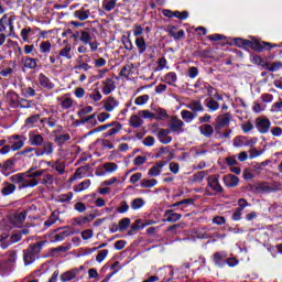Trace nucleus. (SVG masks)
Listing matches in <instances>:
<instances>
[{"label":"nucleus","mask_w":282,"mask_h":282,"mask_svg":"<svg viewBox=\"0 0 282 282\" xmlns=\"http://www.w3.org/2000/svg\"><path fill=\"white\" fill-rule=\"evenodd\" d=\"M33 171L34 169L31 167L24 173L14 174L10 176V182L20 184V191L23 188H34V186H39V178L36 177H41L45 173V170Z\"/></svg>","instance_id":"f257e3e1"},{"label":"nucleus","mask_w":282,"mask_h":282,"mask_svg":"<svg viewBox=\"0 0 282 282\" xmlns=\"http://www.w3.org/2000/svg\"><path fill=\"white\" fill-rule=\"evenodd\" d=\"M43 246H45V241H39L30 245L28 249L23 251L25 265H30V263H34V261H36V256L41 252V250H43Z\"/></svg>","instance_id":"f03ea898"},{"label":"nucleus","mask_w":282,"mask_h":282,"mask_svg":"<svg viewBox=\"0 0 282 282\" xmlns=\"http://www.w3.org/2000/svg\"><path fill=\"white\" fill-rule=\"evenodd\" d=\"M272 47H279V44H272L270 42H263V41H250V40H243L242 42V48L243 50H254V52H263L264 50H267V52H270V50H272Z\"/></svg>","instance_id":"7ed1b4c3"},{"label":"nucleus","mask_w":282,"mask_h":282,"mask_svg":"<svg viewBox=\"0 0 282 282\" xmlns=\"http://www.w3.org/2000/svg\"><path fill=\"white\" fill-rule=\"evenodd\" d=\"M101 105L104 110H106L108 113H111L116 111L118 107H120V100L113 96H109L101 101Z\"/></svg>","instance_id":"20e7f679"},{"label":"nucleus","mask_w":282,"mask_h":282,"mask_svg":"<svg viewBox=\"0 0 282 282\" xmlns=\"http://www.w3.org/2000/svg\"><path fill=\"white\" fill-rule=\"evenodd\" d=\"M13 21H14V17L8 18V14H4L0 19V34H3V32H6V30L8 28L7 25H9L8 36H12V34H14V24H12Z\"/></svg>","instance_id":"39448f33"},{"label":"nucleus","mask_w":282,"mask_h":282,"mask_svg":"<svg viewBox=\"0 0 282 282\" xmlns=\"http://www.w3.org/2000/svg\"><path fill=\"white\" fill-rule=\"evenodd\" d=\"M270 127H272L270 119L265 117H259L256 119V129L259 131V133H269Z\"/></svg>","instance_id":"423d86ee"},{"label":"nucleus","mask_w":282,"mask_h":282,"mask_svg":"<svg viewBox=\"0 0 282 282\" xmlns=\"http://www.w3.org/2000/svg\"><path fill=\"white\" fill-rule=\"evenodd\" d=\"M154 133H156V138L161 144H171L173 142V138L170 135V129L158 128Z\"/></svg>","instance_id":"0eeeda50"},{"label":"nucleus","mask_w":282,"mask_h":282,"mask_svg":"<svg viewBox=\"0 0 282 282\" xmlns=\"http://www.w3.org/2000/svg\"><path fill=\"white\" fill-rule=\"evenodd\" d=\"M207 186L215 193H224V187L219 183V175L213 174L207 177Z\"/></svg>","instance_id":"6e6552de"},{"label":"nucleus","mask_w":282,"mask_h":282,"mask_svg":"<svg viewBox=\"0 0 282 282\" xmlns=\"http://www.w3.org/2000/svg\"><path fill=\"white\" fill-rule=\"evenodd\" d=\"M85 270V267L80 265L79 268L70 269L59 275L62 282L74 281L78 276L79 272Z\"/></svg>","instance_id":"1a4fd4ad"},{"label":"nucleus","mask_w":282,"mask_h":282,"mask_svg":"<svg viewBox=\"0 0 282 282\" xmlns=\"http://www.w3.org/2000/svg\"><path fill=\"white\" fill-rule=\"evenodd\" d=\"M169 128L173 133H184V121L174 116L170 120Z\"/></svg>","instance_id":"9d476101"},{"label":"nucleus","mask_w":282,"mask_h":282,"mask_svg":"<svg viewBox=\"0 0 282 282\" xmlns=\"http://www.w3.org/2000/svg\"><path fill=\"white\" fill-rule=\"evenodd\" d=\"M102 86V94L105 96H109L112 91H116V80H113V77H107L101 82Z\"/></svg>","instance_id":"9b49d317"},{"label":"nucleus","mask_w":282,"mask_h":282,"mask_svg":"<svg viewBox=\"0 0 282 282\" xmlns=\"http://www.w3.org/2000/svg\"><path fill=\"white\" fill-rule=\"evenodd\" d=\"M54 154V143L51 141L44 142L42 148H37V158H43V155H53Z\"/></svg>","instance_id":"f8f14e48"},{"label":"nucleus","mask_w":282,"mask_h":282,"mask_svg":"<svg viewBox=\"0 0 282 282\" xmlns=\"http://www.w3.org/2000/svg\"><path fill=\"white\" fill-rule=\"evenodd\" d=\"M57 102L64 109L65 111L69 110L72 107H74V99L69 97V94H65L62 97H57Z\"/></svg>","instance_id":"ddd939ff"},{"label":"nucleus","mask_w":282,"mask_h":282,"mask_svg":"<svg viewBox=\"0 0 282 282\" xmlns=\"http://www.w3.org/2000/svg\"><path fill=\"white\" fill-rule=\"evenodd\" d=\"M47 166H51V169L56 171V173L58 175H64L65 174L66 165H65L64 161L61 160V159H57L54 162H52V161L47 162Z\"/></svg>","instance_id":"4468645a"},{"label":"nucleus","mask_w":282,"mask_h":282,"mask_svg":"<svg viewBox=\"0 0 282 282\" xmlns=\"http://www.w3.org/2000/svg\"><path fill=\"white\" fill-rule=\"evenodd\" d=\"M120 131H122V123L119 121H112L110 122V129L104 133V138H111V135H117Z\"/></svg>","instance_id":"2eb2a0df"},{"label":"nucleus","mask_w":282,"mask_h":282,"mask_svg":"<svg viewBox=\"0 0 282 282\" xmlns=\"http://www.w3.org/2000/svg\"><path fill=\"white\" fill-rule=\"evenodd\" d=\"M45 139L43 134H36L34 132L29 133V143L31 147H43Z\"/></svg>","instance_id":"dca6fc26"},{"label":"nucleus","mask_w":282,"mask_h":282,"mask_svg":"<svg viewBox=\"0 0 282 282\" xmlns=\"http://www.w3.org/2000/svg\"><path fill=\"white\" fill-rule=\"evenodd\" d=\"M39 83L43 89H47L51 91V89H54V83L50 79V77L45 76V74L41 73L39 75Z\"/></svg>","instance_id":"f3484780"},{"label":"nucleus","mask_w":282,"mask_h":282,"mask_svg":"<svg viewBox=\"0 0 282 282\" xmlns=\"http://www.w3.org/2000/svg\"><path fill=\"white\" fill-rule=\"evenodd\" d=\"M223 182L225 186H228L229 188H235V186H238L239 184V177L232 174H227L223 177Z\"/></svg>","instance_id":"a211bd4d"},{"label":"nucleus","mask_w":282,"mask_h":282,"mask_svg":"<svg viewBox=\"0 0 282 282\" xmlns=\"http://www.w3.org/2000/svg\"><path fill=\"white\" fill-rule=\"evenodd\" d=\"M166 166V161H159L149 170V175L152 177H158L162 173V169Z\"/></svg>","instance_id":"6ab92c4d"},{"label":"nucleus","mask_w":282,"mask_h":282,"mask_svg":"<svg viewBox=\"0 0 282 282\" xmlns=\"http://www.w3.org/2000/svg\"><path fill=\"white\" fill-rule=\"evenodd\" d=\"M161 83H165L166 85L175 87V83H177V74L174 72H170V73L165 74L161 78Z\"/></svg>","instance_id":"aec40b11"},{"label":"nucleus","mask_w":282,"mask_h":282,"mask_svg":"<svg viewBox=\"0 0 282 282\" xmlns=\"http://www.w3.org/2000/svg\"><path fill=\"white\" fill-rule=\"evenodd\" d=\"M26 217H28V212L18 213L13 216L12 224L15 225L17 228H21Z\"/></svg>","instance_id":"412c9836"},{"label":"nucleus","mask_w":282,"mask_h":282,"mask_svg":"<svg viewBox=\"0 0 282 282\" xmlns=\"http://www.w3.org/2000/svg\"><path fill=\"white\" fill-rule=\"evenodd\" d=\"M167 32L174 41H181L185 36L184 30H177L176 26H167Z\"/></svg>","instance_id":"4be33fe9"},{"label":"nucleus","mask_w":282,"mask_h":282,"mask_svg":"<svg viewBox=\"0 0 282 282\" xmlns=\"http://www.w3.org/2000/svg\"><path fill=\"white\" fill-rule=\"evenodd\" d=\"M75 19H78V21H87L89 17H91V11L86 10L85 7H82L79 10L74 12Z\"/></svg>","instance_id":"5701e85b"},{"label":"nucleus","mask_w":282,"mask_h":282,"mask_svg":"<svg viewBox=\"0 0 282 282\" xmlns=\"http://www.w3.org/2000/svg\"><path fill=\"white\" fill-rule=\"evenodd\" d=\"M164 217H166L164 221L174 224L175 221H180L182 219V214L173 213V209H167L164 213Z\"/></svg>","instance_id":"b1692460"},{"label":"nucleus","mask_w":282,"mask_h":282,"mask_svg":"<svg viewBox=\"0 0 282 282\" xmlns=\"http://www.w3.org/2000/svg\"><path fill=\"white\" fill-rule=\"evenodd\" d=\"M135 65H133V63H128L126 64L121 70L119 72V76L121 78H127L129 79V76H131V74H133V69H134Z\"/></svg>","instance_id":"393cba45"},{"label":"nucleus","mask_w":282,"mask_h":282,"mask_svg":"<svg viewBox=\"0 0 282 282\" xmlns=\"http://www.w3.org/2000/svg\"><path fill=\"white\" fill-rule=\"evenodd\" d=\"M65 46L59 51L58 53V57L61 58V56L63 58H67L68 61H70L72 58V44H68L67 41H64Z\"/></svg>","instance_id":"a878e982"},{"label":"nucleus","mask_w":282,"mask_h":282,"mask_svg":"<svg viewBox=\"0 0 282 282\" xmlns=\"http://www.w3.org/2000/svg\"><path fill=\"white\" fill-rule=\"evenodd\" d=\"M96 36L91 31L86 30V31H80V41L84 43V45H88V43H91Z\"/></svg>","instance_id":"bb28decb"},{"label":"nucleus","mask_w":282,"mask_h":282,"mask_svg":"<svg viewBox=\"0 0 282 282\" xmlns=\"http://www.w3.org/2000/svg\"><path fill=\"white\" fill-rule=\"evenodd\" d=\"M129 122H130V127H133V129H138L144 124V120H142V117L140 116L139 112L138 115H132L130 117Z\"/></svg>","instance_id":"cd10ccee"},{"label":"nucleus","mask_w":282,"mask_h":282,"mask_svg":"<svg viewBox=\"0 0 282 282\" xmlns=\"http://www.w3.org/2000/svg\"><path fill=\"white\" fill-rule=\"evenodd\" d=\"M230 120H232V115L229 112L217 117V123L219 127H228V124H230Z\"/></svg>","instance_id":"c85d7f7f"},{"label":"nucleus","mask_w":282,"mask_h":282,"mask_svg":"<svg viewBox=\"0 0 282 282\" xmlns=\"http://www.w3.org/2000/svg\"><path fill=\"white\" fill-rule=\"evenodd\" d=\"M20 154L23 158H39V148L26 147Z\"/></svg>","instance_id":"c756f323"},{"label":"nucleus","mask_w":282,"mask_h":282,"mask_svg":"<svg viewBox=\"0 0 282 282\" xmlns=\"http://www.w3.org/2000/svg\"><path fill=\"white\" fill-rule=\"evenodd\" d=\"M22 63L28 69H36L39 66L37 59L34 57H24L22 58Z\"/></svg>","instance_id":"7c9ffc66"},{"label":"nucleus","mask_w":282,"mask_h":282,"mask_svg":"<svg viewBox=\"0 0 282 282\" xmlns=\"http://www.w3.org/2000/svg\"><path fill=\"white\" fill-rule=\"evenodd\" d=\"M187 109H191V111L197 112V111H204V106L202 105V101L199 100H191L186 105Z\"/></svg>","instance_id":"2f4dec72"},{"label":"nucleus","mask_w":282,"mask_h":282,"mask_svg":"<svg viewBox=\"0 0 282 282\" xmlns=\"http://www.w3.org/2000/svg\"><path fill=\"white\" fill-rule=\"evenodd\" d=\"M134 43L139 54H144V52H147V41L144 40V37L142 36L137 37Z\"/></svg>","instance_id":"473e14b6"},{"label":"nucleus","mask_w":282,"mask_h":282,"mask_svg":"<svg viewBox=\"0 0 282 282\" xmlns=\"http://www.w3.org/2000/svg\"><path fill=\"white\" fill-rule=\"evenodd\" d=\"M14 191H17V185H14L12 183L4 182L3 187L1 189V194L4 196H8V195H12V193H14Z\"/></svg>","instance_id":"72a5a7b5"},{"label":"nucleus","mask_w":282,"mask_h":282,"mask_svg":"<svg viewBox=\"0 0 282 282\" xmlns=\"http://www.w3.org/2000/svg\"><path fill=\"white\" fill-rule=\"evenodd\" d=\"M89 186H91V180H85L82 183L73 186V189L75 191V193H83V191H87Z\"/></svg>","instance_id":"f704fd0d"},{"label":"nucleus","mask_w":282,"mask_h":282,"mask_svg":"<svg viewBox=\"0 0 282 282\" xmlns=\"http://www.w3.org/2000/svg\"><path fill=\"white\" fill-rule=\"evenodd\" d=\"M199 131L205 138H210L215 133V129L212 124H203L199 127Z\"/></svg>","instance_id":"c9c22d12"},{"label":"nucleus","mask_w":282,"mask_h":282,"mask_svg":"<svg viewBox=\"0 0 282 282\" xmlns=\"http://www.w3.org/2000/svg\"><path fill=\"white\" fill-rule=\"evenodd\" d=\"M69 140H72V135H69V133L55 135V142L58 147H63V144H65V142H69Z\"/></svg>","instance_id":"e433bc0d"},{"label":"nucleus","mask_w":282,"mask_h":282,"mask_svg":"<svg viewBox=\"0 0 282 282\" xmlns=\"http://www.w3.org/2000/svg\"><path fill=\"white\" fill-rule=\"evenodd\" d=\"M8 101L10 102L11 107H19V95L14 91H9L7 94Z\"/></svg>","instance_id":"4c0bfd02"},{"label":"nucleus","mask_w":282,"mask_h":282,"mask_svg":"<svg viewBox=\"0 0 282 282\" xmlns=\"http://www.w3.org/2000/svg\"><path fill=\"white\" fill-rule=\"evenodd\" d=\"M181 118H183V120L185 122H193V120H195V118H197V113H194L189 110H182Z\"/></svg>","instance_id":"58836bf2"},{"label":"nucleus","mask_w":282,"mask_h":282,"mask_svg":"<svg viewBox=\"0 0 282 282\" xmlns=\"http://www.w3.org/2000/svg\"><path fill=\"white\" fill-rule=\"evenodd\" d=\"M76 226H83L85 224H89V221H94V215L89 216H79L74 219Z\"/></svg>","instance_id":"ea45409f"},{"label":"nucleus","mask_w":282,"mask_h":282,"mask_svg":"<svg viewBox=\"0 0 282 282\" xmlns=\"http://www.w3.org/2000/svg\"><path fill=\"white\" fill-rule=\"evenodd\" d=\"M117 3H118V0H104L102 9L106 12H111V10H115Z\"/></svg>","instance_id":"a19ab883"},{"label":"nucleus","mask_w":282,"mask_h":282,"mask_svg":"<svg viewBox=\"0 0 282 282\" xmlns=\"http://www.w3.org/2000/svg\"><path fill=\"white\" fill-rule=\"evenodd\" d=\"M41 54H50L52 52V42L43 41L40 43Z\"/></svg>","instance_id":"79ce46f5"},{"label":"nucleus","mask_w":282,"mask_h":282,"mask_svg":"<svg viewBox=\"0 0 282 282\" xmlns=\"http://www.w3.org/2000/svg\"><path fill=\"white\" fill-rule=\"evenodd\" d=\"M147 204V202L143 198H134L131 202V208L132 210H140V208H142V206H144Z\"/></svg>","instance_id":"37998d69"},{"label":"nucleus","mask_w":282,"mask_h":282,"mask_svg":"<svg viewBox=\"0 0 282 282\" xmlns=\"http://www.w3.org/2000/svg\"><path fill=\"white\" fill-rule=\"evenodd\" d=\"M87 173V167L80 166L76 170L75 174L70 177V182H74L75 180H80L83 175Z\"/></svg>","instance_id":"c03bdc74"},{"label":"nucleus","mask_w":282,"mask_h":282,"mask_svg":"<svg viewBox=\"0 0 282 282\" xmlns=\"http://www.w3.org/2000/svg\"><path fill=\"white\" fill-rule=\"evenodd\" d=\"M156 184H158V180L155 178H151V180L143 178L140 183L141 188H153V186H155Z\"/></svg>","instance_id":"a18cd8bd"},{"label":"nucleus","mask_w":282,"mask_h":282,"mask_svg":"<svg viewBox=\"0 0 282 282\" xmlns=\"http://www.w3.org/2000/svg\"><path fill=\"white\" fill-rule=\"evenodd\" d=\"M58 221V214L56 212H53L47 220H45L44 226L46 228H50V226H54V224Z\"/></svg>","instance_id":"49530a36"},{"label":"nucleus","mask_w":282,"mask_h":282,"mask_svg":"<svg viewBox=\"0 0 282 282\" xmlns=\"http://www.w3.org/2000/svg\"><path fill=\"white\" fill-rule=\"evenodd\" d=\"M252 63L254 65H260V67H263L264 69H267V67H268V61L263 59V57H261L259 55H254L252 57Z\"/></svg>","instance_id":"de8ad7c7"},{"label":"nucleus","mask_w":282,"mask_h":282,"mask_svg":"<svg viewBox=\"0 0 282 282\" xmlns=\"http://www.w3.org/2000/svg\"><path fill=\"white\" fill-rule=\"evenodd\" d=\"M73 197H74V193L68 192L67 194H61L57 197V202H61V204H68V202H72Z\"/></svg>","instance_id":"09e8293b"},{"label":"nucleus","mask_w":282,"mask_h":282,"mask_svg":"<svg viewBox=\"0 0 282 282\" xmlns=\"http://www.w3.org/2000/svg\"><path fill=\"white\" fill-rule=\"evenodd\" d=\"M268 72H279V69H282V63L281 62H273L267 64Z\"/></svg>","instance_id":"8fccbe9b"},{"label":"nucleus","mask_w":282,"mask_h":282,"mask_svg":"<svg viewBox=\"0 0 282 282\" xmlns=\"http://www.w3.org/2000/svg\"><path fill=\"white\" fill-rule=\"evenodd\" d=\"M102 166L106 173H116V171H118V164L113 162L104 163Z\"/></svg>","instance_id":"3c124183"},{"label":"nucleus","mask_w":282,"mask_h":282,"mask_svg":"<svg viewBox=\"0 0 282 282\" xmlns=\"http://www.w3.org/2000/svg\"><path fill=\"white\" fill-rule=\"evenodd\" d=\"M39 120H41V115L31 116V117L26 118L25 127H34V124H36V122H39Z\"/></svg>","instance_id":"603ef678"},{"label":"nucleus","mask_w":282,"mask_h":282,"mask_svg":"<svg viewBox=\"0 0 282 282\" xmlns=\"http://www.w3.org/2000/svg\"><path fill=\"white\" fill-rule=\"evenodd\" d=\"M151 224H153V221L142 223V220L137 219L132 225V230H140V228H147V226H151Z\"/></svg>","instance_id":"864d4df0"},{"label":"nucleus","mask_w":282,"mask_h":282,"mask_svg":"<svg viewBox=\"0 0 282 282\" xmlns=\"http://www.w3.org/2000/svg\"><path fill=\"white\" fill-rule=\"evenodd\" d=\"M257 188L262 193H274V187L270 186L268 183H261L257 186Z\"/></svg>","instance_id":"5fc2aeb1"},{"label":"nucleus","mask_w":282,"mask_h":282,"mask_svg":"<svg viewBox=\"0 0 282 282\" xmlns=\"http://www.w3.org/2000/svg\"><path fill=\"white\" fill-rule=\"evenodd\" d=\"M108 256H109V250L107 249L100 250L96 256L97 263H102V261H105Z\"/></svg>","instance_id":"6e6d98bb"},{"label":"nucleus","mask_w":282,"mask_h":282,"mask_svg":"<svg viewBox=\"0 0 282 282\" xmlns=\"http://www.w3.org/2000/svg\"><path fill=\"white\" fill-rule=\"evenodd\" d=\"M23 147H25V138L13 142L11 144V151H21V149H23Z\"/></svg>","instance_id":"4d7b16f0"},{"label":"nucleus","mask_w":282,"mask_h":282,"mask_svg":"<svg viewBox=\"0 0 282 282\" xmlns=\"http://www.w3.org/2000/svg\"><path fill=\"white\" fill-rule=\"evenodd\" d=\"M139 116H141V119L144 118L145 120H153L155 119V113L151 112L150 110H140Z\"/></svg>","instance_id":"13d9d810"},{"label":"nucleus","mask_w":282,"mask_h":282,"mask_svg":"<svg viewBox=\"0 0 282 282\" xmlns=\"http://www.w3.org/2000/svg\"><path fill=\"white\" fill-rule=\"evenodd\" d=\"M150 98L151 97L149 95L139 96L135 98L134 105H138V106L147 105V102H149Z\"/></svg>","instance_id":"bf43d9fd"},{"label":"nucleus","mask_w":282,"mask_h":282,"mask_svg":"<svg viewBox=\"0 0 282 282\" xmlns=\"http://www.w3.org/2000/svg\"><path fill=\"white\" fill-rule=\"evenodd\" d=\"M206 107L209 111H217V109H219V102H217L215 99H209L206 102Z\"/></svg>","instance_id":"052dcab7"},{"label":"nucleus","mask_w":282,"mask_h":282,"mask_svg":"<svg viewBox=\"0 0 282 282\" xmlns=\"http://www.w3.org/2000/svg\"><path fill=\"white\" fill-rule=\"evenodd\" d=\"M30 34H32V28L22 29L20 35L24 43H28L30 41Z\"/></svg>","instance_id":"680f3d73"},{"label":"nucleus","mask_w":282,"mask_h":282,"mask_svg":"<svg viewBox=\"0 0 282 282\" xmlns=\"http://www.w3.org/2000/svg\"><path fill=\"white\" fill-rule=\"evenodd\" d=\"M154 118L155 120H166V118H169V113L163 108H159Z\"/></svg>","instance_id":"e2e57ef3"},{"label":"nucleus","mask_w":282,"mask_h":282,"mask_svg":"<svg viewBox=\"0 0 282 282\" xmlns=\"http://www.w3.org/2000/svg\"><path fill=\"white\" fill-rule=\"evenodd\" d=\"M131 226V219L129 218H122L119 221V230L122 232L123 230H127Z\"/></svg>","instance_id":"0e129e2a"},{"label":"nucleus","mask_w":282,"mask_h":282,"mask_svg":"<svg viewBox=\"0 0 282 282\" xmlns=\"http://www.w3.org/2000/svg\"><path fill=\"white\" fill-rule=\"evenodd\" d=\"M70 248V246H59L57 248H52L51 254H53V257H56V252H68Z\"/></svg>","instance_id":"69168bd1"},{"label":"nucleus","mask_w":282,"mask_h":282,"mask_svg":"<svg viewBox=\"0 0 282 282\" xmlns=\"http://www.w3.org/2000/svg\"><path fill=\"white\" fill-rule=\"evenodd\" d=\"M109 118H111V115L108 111H106V110L104 112H99L97 115V120L100 123L107 122V120H109Z\"/></svg>","instance_id":"338daca9"},{"label":"nucleus","mask_w":282,"mask_h":282,"mask_svg":"<svg viewBox=\"0 0 282 282\" xmlns=\"http://www.w3.org/2000/svg\"><path fill=\"white\" fill-rule=\"evenodd\" d=\"M89 98L93 99L94 102H100L102 100V94H100V90L95 89L90 95Z\"/></svg>","instance_id":"774afa93"}]
</instances>
